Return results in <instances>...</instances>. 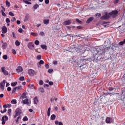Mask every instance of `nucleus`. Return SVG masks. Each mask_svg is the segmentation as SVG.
<instances>
[{"label":"nucleus","mask_w":125,"mask_h":125,"mask_svg":"<svg viewBox=\"0 0 125 125\" xmlns=\"http://www.w3.org/2000/svg\"><path fill=\"white\" fill-rule=\"evenodd\" d=\"M78 48L80 52L82 53H84V52H85V48H84V47L79 46Z\"/></svg>","instance_id":"6"},{"label":"nucleus","mask_w":125,"mask_h":125,"mask_svg":"<svg viewBox=\"0 0 125 125\" xmlns=\"http://www.w3.org/2000/svg\"><path fill=\"white\" fill-rule=\"evenodd\" d=\"M15 45L17 46H19V45H20V42H19V41H16L15 42Z\"/></svg>","instance_id":"27"},{"label":"nucleus","mask_w":125,"mask_h":125,"mask_svg":"<svg viewBox=\"0 0 125 125\" xmlns=\"http://www.w3.org/2000/svg\"><path fill=\"white\" fill-rule=\"evenodd\" d=\"M53 64H54V65H57V61H54L53 62Z\"/></svg>","instance_id":"49"},{"label":"nucleus","mask_w":125,"mask_h":125,"mask_svg":"<svg viewBox=\"0 0 125 125\" xmlns=\"http://www.w3.org/2000/svg\"><path fill=\"white\" fill-rule=\"evenodd\" d=\"M39 84H40V85H42V84H43V81L40 80L39 81Z\"/></svg>","instance_id":"40"},{"label":"nucleus","mask_w":125,"mask_h":125,"mask_svg":"<svg viewBox=\"0 0 125 125\" xmlns=\"http://www.w3.org/2000/svg\"><path fill=\"white\" fill-rule=\"evenodd\" d=\"M120 1V0H115L114 1V3L117 4Z\"/></svg>","instance_id":"46"},{"label":"nucleus","mask_w":125,"mask_h":125,"mask_svg":"<svg viewBox=\"0 0 125 125\" xmlns=\"http://www.w3.org/2000/svg\"><path fill=\"white\" fill-rule=\"evenodd\" d=\"M23 2H24L25 3H26V4H32V3L26 0H24Z\"/></svg>","instance_id":"36"},{"label":"nucleus","mask_w":125,"mask_h":125,"mask_svg":"<svg viewBox=\"0 0 125 125\" xmlns=\"http://www.w3.org/2000/svg\"><path fill=\"white\" fill-rule=\"evenodd\" d=\"M49 85H53V82H49Z\"/></svg>","instance_id":"52"},{"label":"nucleus","mask_w":125,"mask_h":125,"mask_svg":"<svg viewBox=\"0 0 125 125\" xmlns=\"http://www.w3.org/2000/svg\"><path fill=\"white\" fill-rule=\"evenodd\" d=\"M43 22L45 25H47L49 23V20H44Z\"/></svg>","instance_id":"21"},{"label":"nucleus","mask_w":125,"mask_h":125,"mask_svg":"<svg viewBox=\"0 0 125 125\" xmlns=\"http://www.w3.org/2000/svg\"><path fill=\"white\" fill-rule=\"evenodd\" d=\"M12 22H14V21H16V18H13L11 20Z\"/></svg>","instance_id":"50"},{"label":"nucleus","mask_w":125,"mask_h":125,"mask_svg":"<svg viewBox=\"0 0 125 125\" xmlns=\"http://www.w3.org/2000/svg\"><path fill=\"white\" fill-rule=\"evenodd\" d=\"M96 16H98L99 17H101V14L97 13L96 14Z\"/></svg>","instance_id":"51"},{"label":"nucleus","mask_w":125,"mask_h":125,"mask_svg":"<svg viewBox=\"0 0 125 125\" xmlns=\"http://www.w3.org/2000/svg\"><path fill=\"white\" fill-rule=\"evenodd\" d=\"M118 15V11H113L110 12L109 14L105 13V15L103 17L104 19H108L110 17H116Z\"/></svg>","instance_id":"1"},{"label":"nucleus","mask_w":125,"mask_h":125,"mask_svg":"<svg viewBox=\"0 0 125 125\" xmlns=\"http://www.w3.org/2000/svg\"><path fill=\"white\" fill-rule=\"evenodd\" d=\"M37 59L38 60H41V59H42V56L41 55H39L37 57Z\"/></svg>","instance_id":"39"},{"label":"nucleus","mask_w":125,"mask_h":125,"mask_svg":"<svg viewBox=\"0 0 125 125\" xmlns=\"http://www.w3.org/2000/svg\"><path fill=\"white\" fill-rule=\"evenodd\" d=\"M27 47H28L30 50H34V49H35V45L33 42H30L27 44Z\"/></svg>","instance_id":"2"},{"label":"nucleus","mask_w":125,"mask_h":125,"mask_svg":"<svg viewBox=\"0 0 125 125\" xmlns=\"http://www.w3.org/2000/svg\"><path fill=\"white\" fill-rule=\"evenodd\" d=\"M34 104H38L39 103V99L37 97L34 98Z\"/></svg>","instance_id":"18"},{"label":"nucleus","mask_w":125,"mask_h":125,"mask_svg":"<svg viewBox=\"0 0 125 125\" xmlns=\"http://www.w3.org/2000/svg\"><path fill=\"white\" fill-rule=\"evenodd\" d=\"M77 28V29H83V27L81 26H78Z\"/></svg>","instance_id":"64"},{"label":"nucleus","mask_w":125,"mask_h":125,"mask_svg":"<svg viewBox=\"0 0 125 125\" xmlns=\"http://www.w3.org/2000/svg\"><path fill=\"white\" fill-rule=\"evenodd\" d=\"M53 72V69H49L48 73H52Z\"/></svg>","instance_id":"58"},{"label":"nucleus","mask_w":125,"mask_h":125,"mask_svg":"<svg viewBox=\"0 0 125 125\" xmlns=\"http://www.w3.org/2000/svg\"><path fill=\"white\" fill-rule=\"evenodd\" d=\"M44 62H43V61L42 60L40 61V62L38 63V66L39 68H40V67H42V64H44Z\"/></svg>","instance_id":"15"},{"label":"nucleus","mask_w":125,"mask_h":125,"mask_svg":"<svg viewBox=\"0 0 125 125\" xmlns=\"http://www.w3.org/2000/svg\"><path fill=\"white\" fill-rule=\"evenodd\" d=\"M2 58H3V59H4L5 60H6V59H7V55H5L3 56Z\"/></svg>","instance_id":"41"},{"label":"nucleus","mask_w":125,"mask_h":125,"mask_svg":"<svg viewBox=\"0 0 125 125\" xmlns=\"http://www.w3.org/2000/svg\"><path fill=\"white\" fill-rule=\"evenodd\" d=\"M72 23V21H65L63 22V25H65V26H67V25H70Z\"/></svg>","instance_id":"14"},{"label":"nucleus","mask_w":125,"mask_h":125,"mask_svg":"<svg viewBox=\"0 0 125 125\" xmlns=\"http://www.w3.org/2000/svg\"><path fill=\"white\" fill-rule=\"evenodd\" d=\"M45 3L48 4L49 3V0H45Z\"/></svg>","instance_id":"47"},{"label":"nucleus","mask_w":125,"mask_h":125,"mask_svg":"<svg viewBox=\"0 0 125 125\" xmlns=\"http://www.w3.org/2000/svg\"><path fill=\"white\" fill-rule=\"evenodd\" d=\"M76 21L78 23H82V21H79L78 19H76Z\"/></svg>","instance_id":"54"},{"label":"nucleus","mask_w":125,"mask_h":125,"mask_svg":"<svg viewBox=\"0 0 125 125\" xmlns=\"http://www.w3.org/2000/svg\"><path fill=\"white\" fill-rule=\"evenodd\" d=\"M25 80V78L23 76L20 78V81H23Z\"/></svg>","instance_id":"37"},{"label":"nucleus","mask_w":125,"mask_h":125,"mask_svg":"<svg viewBox=\"0 0 125 125\" xmlns=\"http://www.w3.org/2000/svg\"><path fill=\"white\" fill-rule=\"evenodd\" d=\"M17 24H18V25L21 24V21H17Z\"/></svg>","instance_id":"53"},{"label":"nucleus","mask_w":125,"mask_h":125,"mask_svg":"<svg viewBox=\"0 0 125 125\" xmlns=\"http://www.w3.org/2000/svg\"><path fill=\"white\" fill-rule=\"evenodd\" d=\"M26 99H27V96H26V94H22L21 97V100L23 101Z\"/></svg>","instance_id":"17"},{"label":"nucleus","mask_w":125,"mask_h":125,"mask_svg":"<svg viewBox=\"0 0 125 125\" xmlns=\"http://www.w3.org/2000/svg\"><path fill=\"white\" fill-rule=\"evenodd\" d=\"M41 47H42V49H45V50L47 49V46H46V45H41Z\"/></svg>","instance_id":"24"},{"label":"nucleus","mask_w":125,"mask_h":125,"mask_svg":"<svg viewBox=\"0 0 125 125\" xmlns=\"http://www.w3.org/2000/svg\"><path fill=\"white\" fill-rule=\"evenodd\" d=\"M7 46V44L6 43H3L2 45V48H5Z\"/></svg>","instance_id":"29"},{"label":"nucleus","mask_w":125,"mask_h":125,"mask_svg":"<svg viewBox=\"0 0 125 125\" xmlns=\"http://www.w3.org/2000/svg\"><path fill=\"white\" fill-rule=\"evenodd\" d=\"M5 83H6L5 80H3L0 83V88H1V89H2V90H3V89H4V85H5Z\"/></svg>","instance_id":"8"},{"label":"nucleus","mask_w":125,"mask_h":125,"mask_svg":"<svg viewBox=\"0 0 125 125\" xmlns=\"http://www.w3.org/2000/svg\"><path fill=\"white\" fill-rule=\"evenodd\" d=\"M12 51V53H13L14 54H16V50H15V49H13Z\"/></svg>","instance_id":"48"},{"label":"nucleus","mask_w":125,"mask_h":125,"mask_svg":"<svg viewBox=\"0 0 125 125\" xmlns=\"http://www.w3.org/2000/svg\"><path fill=\"white\" fill-rule=\"evenodd\" d=\"M94 19V18H92V17H90V18H89L87 21H86V23L87 24H88V23H90L91 21H92V20H93Z\"/></svg>","instance_id":"20"},{"label":"nucleus","mask_w":125,"mask_h":125,"mask_svg":"<svg viewBox=\"0 0 125 125\" xmlns=\"http://www.w3.org/2000/svg\"><path fill=\"white\" fill-rule=\"evenodd\" d=\"M78 63L79 67H82V66H83V65H84V62H83V60H80L78 61Z\"/></svg>","instance_id":"11"},{"label":"nucleus","mask_w":125,"mask_h":125,"mask_svg":"<svg viewBox=\"0 0 125 125\" xmlns=\"http://www.w3.org/2000/svg\"><path fill=\"white\" fill-rule=\"evenodd\" d=\"M1 29V32L3 34H6V33H7V27L6 26H3Z\"/></svg>","instance_id":"13"},{"label":"nucleus","mask_w":125,"mask_h":125,"mask_svg":"<svg viewBox=\"0 0 125 125\" xmlns=\"http://www.w3.org/2000/svg\"><path fill=\"white\" fill-rule=\"evenodd\" d=\"M48 86H49V85H48V84H44V87H48Z\"/></svg>","instance_id":"57"},{"label":"nucleus","mask_w":125,"mask_h":125,"mask_svg":"<svg viewBox=\"0 0 125 125\" xmlns=\"http://www.w3.org/2000/svg\"><path fill=\"white\" fill-rule=\"evenodd\" d=\"M1 13H2V15L3 16H4V17L6 16V14H5V13H4V12H3V10H2L1 11Z\"/></svg>","instance_id":"38"},{"label":"nucleus","mask_w":125,"mask_h":125,"mask_svg":"<svg viewBox=\"0 0 125 125\" xmlns=\"http://www.w3.org/2000/svg\"><path fill=\"white\" fill-rule=\"evenodd\" d=\"M17 84V82H13L11 83L12 86H16Z\"/></svg>","instance_id":"32"},{"label":"nucleus","mask_w":125,"mask_h":125,"mask_svg":"<svg viewBox=\"0 0 125 125\" xmlns=\"http://www.w3.org/2000/svg\"><path fill=\"white\" fill-rule=\"evenodd\" d=\"M51 110V108L49 107L47 111V116L48 117L50 116V111Z\"/></svg>","instance_id":"25"},{"label":"nucleus","mask_w":125,"mask_h":125,"mask_svg":"<svg viewBox=\"0 0 125 125\" xmlns=\"http://www.w3.org/2000/svg\"><path fill=\"white\" fill-rule=\"evenodd\" d=\"M22 121H23V122H26V121H28V117L27 116H24L22 119Z\"/></svg>","instance_id":"30"},{"label":"nucleus","mask_w":125,"mask_h":125,"mask_svg":"<svg viewBox=\"0 0 125 125\" xmlns=\"http://www.w3.org/2000/svg\"><path fill=\"white\" fill-rule=\"evenodd\" d=\"M29 87H30V88H31L32 89H35V88H36L34 86V84H29Z\"/></svg>","instance_id":"26"},{"label":"nucleus","mask_w":125,"mask_h":125,"mask_svg":"<svg viewBox=\"0 0 125 125\" xmlns=\"http://www.w3.org/2000/svg\"><path fill=\"white\" fill-rule=\"evenodd\" d=\"M7 90H8V91H11V87H8L7 88Z\"/></svg>","instance_id":"59"},{"label":"nucleus","mask_w":125,"mask_h":125,"mask_svg":"<svg viewBox=\"0 0 125 125\" xmlns=\"http://www.w3.org/2000/svg\"><path fill=\"white\" fill-rule=\"evenodd\" d=\"M6 111H7V110H6V108H4L3 110H1V113H5Z\"/></svg>","instance_id":"44"},{"label":"nucleus","mask_w":125,"mask_h":125,"mask_svg":"<svg viewBox=\"0 0 125 125\" xmlns=\"http://www.w3.org/2000/svg\"><path fill=\"white\" fill-rule=\"evenodd\" d=\"M9 15H10V16H14V14H13V13H12V12H9Z\"/></svg>","instance_id":"43"},{"label":"nucleus","mask_w":125,"mask_h":125,"mask_svg":"<svg viewBox=\"0 0 125 125\" xmlns=\"http://www.w3.org/2000/svg\"><path fill=\"white\" fill-rule=\"evenodd\" d=\"M100 100L104 103H106L107 102V101H106V98L105 97H100Z\"/></svg>","instance_id":"16"},{"label":"nucleus","mask_w":125,"mask_h":125,"mask_svg":"<svg viewBox=\"0 0 125 125\" xmlns=\"http://www.w3.org/2000/svg\"><path fill=\"white\" fill-rule=\"evenodd\" d=\"M8 113L9 115H10V114H11V109H9L8 110Z\"/></svg>","instance_id":"55"},{"label":"nucleus","mask_w":125,"mask_h":125,"mask_svg":"<svg viewBox=\"0 0 125 125\" xmlns=\"http://www.w3.org/2000/svg\"><path fill=\"white\" fill-rule=\"evenodd\" d=\"M55 125H59V122H58V121L56 120L55 121Z\"/></svg>","instance_id":"60"},{"label":"nucleus","mask_w":125,"mask_h":125,"mask_svg":"<svg viewBox=\"0 0 125 125\" xmlns=\"http://www.w3.org/2000/svg\"><path fill=\"white\" fill-rule=\"evenodd\" d=\"M13 37L14 38V39H16V36H15V33L14 32H13Z\"/></svg>","instance_id":"61"},{"label":"nucleus","mask_w":125,"mask_h":125,"mask_svg":"<svg viewBox=\"0 0 125 125\" xmlns=\"http://www.w3.org/2000/svg\"><path fill=\"white\" fill-rule=\"evenodd\" d=\"M22 89H23V87H22V86H19L17 87L14 88L13 91L14 92H15L16 90H17L18 91H19V90H22Z\"/></svg>","instance_id":"9"},{"label":"nucleus","mask_w":125,"mask_h":125,"mask_svg":"<svg viewBox=\"0 0 125 125\" xmlns=\"http://www.w3.org/2000/svg\"><path fill=\"white\" fill-rule=\"evenodd\" d=\"M28 73L30 75L31 77H34L35 76V71L32 69H29L28 70Z\"/></svg>","instance_id":"10"},{"label":"nucleus","mask_w":125,"mask_h":125,"mask_svg":"<svg viewBox=\"0 0 125 125\" xmlns=\"http://www.w3.org/2000/svg\"><path fill=\"white\" fill-rule=\"evenodd\" d=\"M30 35H31V36H33V37H36V36H37V33H35V32H31V33H30Z\"/></svg>","instance_id":"33"},{"label":"nucleus","mask_w":125,"mask_h":125,"mask_svg":"<svg viewBox=\"0 0 125 125\" xmlns=\"http://www.w3.org/2000/svg\"><path fill=\"white\" fill-rule=\"evenodd\" d=\"M11 103L12 104H16L17 102H16V100H13L11 101Z\"/></svg>","instance_id":"35"},{"label":"nucleus","mask_w":125,"mask_h":125,"mask_svg":"<svg viewBox=\"0 0 125 125\" xmlns=\"http://www.w3.org/2000/svg\"><path fill=\"white\" fill-rule=\"evenodd\" d=\"M6 23H9V22H10V20L8 18H7L6 19Z\"/></svg>","instance_id":"45"},{"label":"nucleus","mask_w":125,"mask_h":125,"mask_svg":"<svg viewBox=\"0 0 125 125\" xmlns=\"http://www.w3.org/2000/svg\"><path fill=\"white\" fill-rule=\"evenodd\" d=\"M40 35L41 36H44V32H40Z\"/></svg>","instance_id":"56"},{"label":"nucleus","mask_w":125,"mask_h":125,"mask_svg":"<svg viewBox=\"0 0 125 125\" xmlns=\"http://www.w3.org/2000/svg\"><path fill=\"white\" fill-rule=\"evenodd\" d=\"M22 103L23 104H31V101H29L28 99H25L24 100H22Z\"/></svg>","instance_id":"12"},{"label":"nucleus","mask_w":125,"mask_h":125,"mask_svg":"<svg viewBox=\"0 0 125 125\" xmlns=\"http://www.w3.org/2000/svg\"><path fill=\"white\" fill-rule=\"evenodd\" d=\"M22 114V110L20 109V108H17L16 110V115L14 116L15 118H16V117L17 116H20V115H21Z\"/></svg>","instance_id":"4"},{"label":"nucleus","mask_w":125,"mask_h":125,"mask_svg":"<svg viewBox=\"0 0 125 125\" xmlns=\"http://www.w3.org/2000/svg\"><path fill=\"white\" fill-rule=\"evenodd\" d=\"M124 42H119V44L120 45H123V44H124Z\"/></svg>","instance_id":"63"},{"label":"nucleus","mask_w":125,"mask_h":125,"mask_svg":"<svg viewBox=\"0 0 125 125\" xmlns=\"http://www.w3.org/2000/svg\"><path fill=\"white\" fill-rule=\"evenodd\" d=\"M25 42H30V39L26 38L24 39Z\"/></svg>","instance_id":"62"},{"label":"nucleus","mask_w":125,"mask_h":125,"mask_svg":"<svg viewBox=\"0 0 125 125\" xmlns=\"http://www.w3.org/2000/svg\"><path fill=\"white\" fill-rule=\"evenodd\" d=\"M105 122L106 124H110L111 123V118L108 117L105 120Z\"/></svg>","instance_id":"22"},{"label":"nucleus","mask_w":125,"mask_h":125,"mask_svg":"<svg viewBox=\"0 0 125 125\" xmlns=\"http://www.w3.org/2000/svg\"><path fill=\"white\" fill-rule=\"evenodd\" d=\"M19 33H23V29L21 28H20L19 29Z\"/></svg>","instance_id":"42"},{"label":"nucleus","mask_w":125,"mask_h":125,"mask_svg":"<svg viewBox=\"0 0 125 125\" xmlns=\"http://www.w3.org/2000/svg\"><path fill=\"white\" fill-rule=\"evenodd\" d=\"M55 119H56V116L55 114H52L51 116V120H52V121H54Z\"/></svg>","instance_id":"23"},{"label":"nucleus","mask_w":125,"mask_h":125,"mask_svg":"<svg viewBox=\"0 0 125 125\" xmlns=\"http://www.w3.org/2000/svg\"><path fill=\"white\" fill-rule=\"evenodd\" d=\"M8 120V117L7 116H4L2 117L1 121L2 125H5V121H7Z\"/></svg>","instance_id":"5"},{"label":"nucleus","mask_w":125,"mask_h":125,"mask_svg":"<svg viewBox=\"0 0 125 125\" xmlns=\"http://www.w3.org/2000/svg\"><path fill=\"white\" fill-rule=\"evenodd\" d=\"M1 70L2 73H3L4 76H8V75H9V73L8 72V71H7V70H6V69H5V67L2 66L1 68Z\"/></svg>","instance_id":"3"},{"label":"nucleus","mask_w":125,"mask_h":125,"mask_svg":"<svg viewBox=\"0 0 125 125\" xmlns=\"http://www.w3.org/2000/svg\"><path fill=\"white\" fill-rule=\"evenodd\" d=\"M39 90L41 91V92H44V89L42 87H40L39 88Z\"/></svg>","instance_id":"34"},{"label":"nucleus","mask_w":125,"mask_h":125,"mask_svg":"<svg viewBox=\"0 0 125 125\" xmlns=\"http://www.w3.org/2000/svg\"><path fill=\"white\" fill-rule=\"evenodd\" d=\"M39 4H36L34 5L33 7L34 11H35V10H36V9H38V8H39Z\"/></svg>","instance_id":"19"},{"label":"nucleus","mask_w":125,"mask_h":125,"mask_svg":"<svg viewBox=\"0 0 125 125\" xmlns=\"http://www.w3.org/2000/svg\"><path fill=\"white\" fill-rule=\"evenodd\" d=\"M16 71L17 72V73H21V72H23V67H22V66H18L16 68Z\"/></svg>","instance_id":"7"},{"label":"nucleus","mask_w":125,"mask_h":125,"mask_svg":"<svg viewBox=\"0 0 125 125\" xmlns=\"http://www.w3.org/2000/svg\"><path fill=\"white\" fill-rule=\"evenodd\" d=\"M6 4L7 7H9L10 6V2H9L8 0L6 1Z\"/></svg>","instance_id":"28"},{"label":"nucleus","mask_w":125,"mask_h":125,"mask_svg":"<svg viewBox=\"0 0 125 125\" xmlns=\"http://www.w3.org/2000/svg\"><path fill=\"white\" fill-rule=\"evenodd\" d=\"M35 44H36V45H39V44H40V41L36 40L35 41V42H34Z\"/></svg>","instance_id":"31"}]
</instances>
